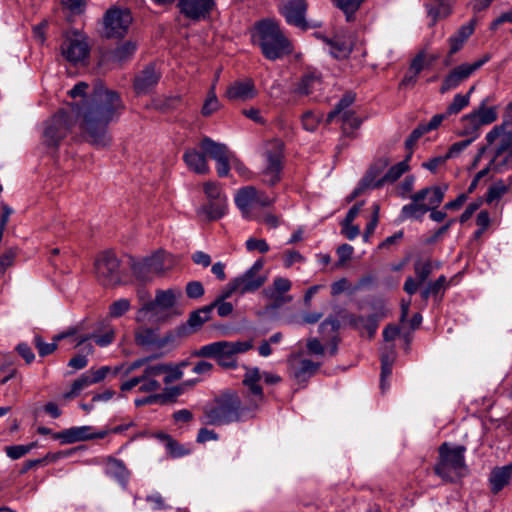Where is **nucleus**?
<instances>
[{"instance_id": "nucleus-17", "label": "nucleus", "mask_w": 512, "mask_h": 512, "mask_svg": "<svg viewBox=\"0 0 512 512\" xmlns=\"http://www.w3.org/2000/svg\"><path fill=\"white\" fill-rule=\"evenodd\" d=\"M215 5V0H178L177 2L179 12L192 21L209 18Z\"/></svg>"}, {"instance_id": "nucleus-36", "label": "nucleus", "mask_w": 512, "mask_h": 512, "mask_svg": "<svg viewBox=\"0 0 512 512\" xmlns=\"http://www.w3.org/2000/svg\"><path fill=\"white\" fill-rule=\"evenodd\" d=\"M203 152L214 160L226 157L231 152L228 147L219 142H215L209 137H204L200 143Z\"/></svg>"}, {"instance_id": "nucleus-46", "label": "nucleus", "mask_w": 512, "mask_h": 512, "mask_svg": "<svg viewBox=\"0 0 512 512\" xmlns=\"http://www.w3.org/2000/svg\"><path fill=\"white\" fill-rule=\"evenodd\" d=\"M352 323L357 327H364L368 332L369 336L372 337L378 327V319L376 315L369 316H357L354 317Z\"/></svg>"}, {"instance_id": "nucleus-59", "label": "nucleus", "mask_w": 512, "mask_h": 512, "mask_svg": "<svg viewBox=\"0 0 512 512\" xmlns=\"http://www.w3.org/2000/svg\"><path fill=\"white\" fill-rule=\"evenodd\" d=\"M34 446V444L30 445H14L6 447V454L11 459H19L26 455Z\"/></svg>"}, {"instance_id": "nucleus-4", "label": "nucleus", "mask_w": 512, "mask_h": 512, "mask_svg": "<svg viewBox=\"0 0 512 512\" xmlns=\"http://www.w3.org/2000/svg\"><path fill=\"white\" fill-rule=\"evenodd\" d=\"M487 146L492 154L491 163L512 157V101L505 107L502 122L495 125L485 136Z\"/></svg>"}, {"instance_id": "nucleus-11", "label": "nucleus", "mask_w": 512, "mask_h": 512, "mask_svg": "<svg viewBox=\"0 0 512 512\" xmlns=\"http://www.w3.org/2000/svg\"><path fill=\"white\" fill-rule=\"evenodd\" d=\"M489 60L490 55L485 54L480 59L472 63H462L453 68L444 78L440 88V93L444 94L452 89L457 88L461 83L466 81Z\"/></svg>"}, {"instance_id": "nucleus-48", "label": "nucleus", "mask_w": 512, "mask_h": 512, "mask_svg": "<svg viewBox=\"0 0 512 512\" xmlns=\"http://www.w3.org/2000/svg\"><path fill=\"white\" fill-rule=\"evenodd\" d=\"M409 165L407 164V160L401 161L396 165L389 168L386 174L383 176V185L386 182H395L397 181L406 171H408Z\"/></svg>"}, {"instance_id": "nucleus-57", "label": "nucleus", "mask_w": 512, "mask_h": 512, "mask_svg": "<svg viewBox=\"0 0 512 512\" xmlns=\"http://www.w3.org/2000/svg\"><path fill=\"white\" fill-rule=\"evenodd\" d=\"M469 135L471 136L470 139L462 140L451 145L448 152L445 154L448 157V159L455 157L464 149H466L471 144V142L477 137L476 134Z\"/></svg>"}, {"instance_id": "nucleus-16", "label": "nucleus", "mask_w": 512, "mask_h": 512, "mask_svg": "<svg viewBox=\"0 0 512 512\" xmlns=\"http://www.w3.org/2000/svg\"><path fill=\"white\" fill-rule=\"evenodd\" d=\"M291 287L292 283L288 278L278 276L273 279L271 285L263 289L262 294L265 299L272 302L271 309H278L292 301L293 297L287 294Z\"/></svg>"}, {"instance_id": "nucleus-40", "label": "nucleus", "mask_w": 512, "mask_h": 512, "mask_svg": "<svg viewBox=\"0 0 512 512\" xmlns=\"http://www.w3.org/2000/svg\"><path fill=\"white\" fill-rule=\"evenodd\" d=\"M363 2L364 0H334L336 7L343 11L348 22L354 20V15Z\"/></svg>"}, {"instance_id": "nucleus-60", "label": "nucleus", "mask_w": 512, "mask_h": 512, "mask_svg": "<svg viewBox=\"0 0 512 512\" xmlns=\"http://www.w3.org/2000/svg\"><path fill=\"white\" fill-rule=\"evenodd\" d=\"M245 246L250 252L258 251L260 253H266L269 251V245L264 239L249 238L246 240Z\"/></svg>"}, {"instance_id": "nucleus-27", "label": "nucleus", "mask_w": 512, "mask_h": 512, "mask_svg": "<svg viewBox=\"0 0 512 512\" xmlns=\"http://www.w3.org/2000/svg\"><path fill=\"white\" fill-rule=\"evenodd\" d=\"M157 368H161L160 363L151 361L150 364L146 365L141 375L143 384L139 386L140 392H155L161 389V383L157 379L162 377L161 372H154V369Z\"/></svg>"}, {"instance_id": "nucleus-14", "label": "nucleus", "mask_w": 512, "mask_h": 512, "mask_svg": "<svg viewBox=\"0 0 512 512\" xmlns=\"http://www.w3.org/2000/svg\"><path fill=\"white\" fill-rule=\"evenodd\" d=\"M89 52L90 47L86 38L78 32L67 35L61 44L63 57L72 64L83 63Z\"/></svg>"}, {"instance_id": "nucleus-31", "label": "nucleus", "mask_w": 512, "mask_h": 512, "mask_svg": "<svg viewBox=\"0 0 512 512\" xmlns=\"http://www.w3.org/2000/svg\"><path fill=\"white\" fill-rule=\"evenodd\" d=\"M226 212L227 198L210 200L198 210V214L204 215L208 220L220 219Z\"/></svg>"}, {"instance_id": "nucleus-38", "label": "nucleus", "mask_w": 512, "mask_h": 512, "mask_svg": "<svg viewBox=\"0 0 512 512\" xmlns=\"http://www.w3.org/2000/svg\"><path fill=\"white\" fill-rule=\"evenodd\" d=\"M319 85L320 78L315 73H307L298 82L295 92L299 95H309Z\"/></svg>"}, {"instance_id": "nucleus-61", "label": "nucleus", "mask_w": 512, "mask_h": 512, "mask_svg": "<svg viewBox=\"0 0 512 512\" xmlns=\"http://www.w3.org/2000/svg\"><path fill=\"white\" fill-rule=\"evenodd\" d=\"M507 164V159L506 158H503V159H500V160H496L495 161V164H492L491 163V160L489 161L488 165L481 169L476 175L475 177L479 180H481L483 177H485L490 170H493V171H496V172H501L503 170V168L506 166Z\"/></svg>"}, {"instance_id": "nucleus-30", "label": "nucleus", "mask_w": 512, "mask_h": 512, "mask_svg": "<svg viewBox=\"0 0 512 512\" xmlns=\"http://www.w3.org/2000/svg\"><path fill=\"white\" fill-rule=\"evenodd\" d=\"M105 473L114 478L121 485H125L129 479V471L127 470L123 461L109 457L105 464Z\"/></svg>"}, {"instance_id": "nucleus-10", "label": "nucleus", "mask_w": 512, "mask_h": 512, "mask_svg": "<svg viewBox=\"0 0 512 512\" xmlns=\"http://www.w3.org/2000/svg\"><path fill=\"white\" fill-rule=\"evenodd\" d=\"M272 203V198L253 186L239 189L235 196V204L245 218H251L255 209L268 207Z\"/></svg>"}, {"instance_id": "nucleus-39", "label": "nucleus", "mask_w": 512, "mask_h": 512, "mask_svg": "<svg viewBox=\"0 0 512 512\" xmlns=\"http://www.w3.org/2000/svg\"><path fill=\"white\" fill-rule=\"evenodd\" d=\"M211 317V307L208 305L193 311L188 319V325L192 329L196 330L200 328L205 322H207Z\"/></svg>"}, {"instance_id": "nucleus-47", "label": "nucleus", "mask_w": 512, "mask_h": 512, "mask_svg": "<svg viewBox=\"0 0 512 512\" xmlns=\"http://www.w3.org/2000/svg\"><path fill=\"white\" fill-rule=\"evenodd\" d=\"M355 98L352 94H346L343 98L338 102L336 107L327 115L326 122L327 124L331 123L338 115L343 113L344 111H349L348 108L354 102Z\"/></svg>"}, {"instance_id": "nucleus-34", "label": "nucleus", "mask_w": 512, "mask_h": 512, "mask_svg": "<svg viewBox=\"0 0 512 512\" xmlns=\"http://www.w3.org/2000/svg\"><path fill=\"white\" fill-rule=\"evenodd\" d=\"M183 159L190 170L198 174H207L209 166L205 155L196 150H188L184 153Z\"/></svg>"}, {"instance_id": "nucleus-42", "label": "nucleus", "mask_w": 512, "mask_h": 512, "mask_svg": "<svg viewBox=\"0 0 512 512\" xmlns=\"http://www.w3.org/2000/svg\"><path fill=\"white\" fill-rule=\"evenodd\" d=\"M91 385L93 384L86 371L72 383L70 391L66 392L63 396L65 399L74 398L78 396L84 389Z\"/></svg>"}, {"instance_id": "nucleus-41", "label": "nucleus", "mask_w": 512, "mask_h": 512, "mask_svg": "<svg viewBox=\"0 0 512 512\" xmlns=\"http://www.w3.org/2000/svg\"><path fill=\"white\" fill-rule=\"evenodd\" d=\"M161 368L154 369V372H161L162 380L165 384H170L181 379L183 372L179 366L160 363Z\"/></svg>"}, {"instance_id": "nucleus-58", "label": "nucleus", "mask_w": 512, "mask_h": 512, "mask_svg": "<svg viewBox=\"0 0 512 512\" xmlns=\"http://www.w3.org/2000/svg\"><path fill=\"white\" fill-rule=\"evenodd\" d=\"M211 307V312L213 309H217V313L220 317H227L233 311V305L229 302L222 301L221 299H215L211 304L208 305Z\"/></svg>"}, {"instance_id": "nucleus-12", "label": "nucleus", "mask_w": 512, "mask_h": 512, "mask_svg": "<svg viewBox=\"0 0 512 512\" xmlns=\"http://www.w3.org/2000/svg\"><path fill=\"white\" fill-rule=\"evenodd\" d=\"M95 273L103 285L111 286L121 282L119 260L114 253L106 251L95 260Z\"/></svg>"}, {"instance_id": "nucleus-28", "label": "nucleus", "mask_w": 512, "mask_h": 512, "mask_svg": "<svg viewBox=\"0 0 512 512\" xmlns=\"http://www.w3.org/2000/svg\"><path fill=\"white\" fill-rule=\"evenodd\" d=\"M433 4H426L427 15L431 19V25L438 20L448 18L453 12L455 0H433Z\"/></svg>"}, {"instance_id": "nucleus-52", "label": "nucleus", "mask_w": 512, "mask_h": 512, "mask_svg": "<svg viewBox=\"0 0 512 512\" xmlns=\"http://www.w3.org/2000/svg\"><path fill=\"white\" fill-rule=\"evenodd\" d=\"M510 185H512V182L509 185H506L503 181L496 182L489 188L486 201L492 203L500 199L508 191Z\"/></svg>"}, {"instance_id": "nucleus-19", "label": "nucleus", "mask_w": 512, "mask_h": 512, "mask_svg": "<svg viewBox=\"0 0 512 512\" xmlns=\"http://www.w3.org/2000/svg\"><path fill=\"white\" fill-rule=\"evenodd\" d=\"M388 165L389 160L387 158H381L374 162L361 180L359 186L351 194V199L360 195L366 188H379L383 186V176L380 177V175Z\"/></svg>"}, {"instance_id": "nucleus-44", "label": "nucleus", "mask_w": 512, "mask_h": 512, "mask_svg": "<svg viewBox=\"0 0 512 512\" xmlns=\"http://www.w3.org/2000/svg\"><path fill=\"white\" fill-rule=\"evenodd\" d=\"M337 118H339L341 120L342 129H343L344 133H346V134L353 132L361 124V121L359 120V118H357L355 116V113L351 110L344 111L343 113L338 115Z\"/></svg>"}, {"instance_id": "nucleus-6", "label": "nucleus", "mask_w": 512, "mask_h": 512, "mask_svg": "<svg viewBox=\"0 0 512 512\" xmlns=\"http://www.w3.org/2000/svg\"><path fill=\"white\" fill-rule=\"evenodd\" d=\"M172 265V256L164 251H158L140 260L130 259L133 275L141 282H149L154 277L161 276Z\"/></svg>"}, {"instance_id": "nucleus-1", "label": "nucleus", "mask_w": 512, "mask_h": 512, "mask_svg": "<svg viewBox=\"0 0 512 512\" xmlns=\"http://www.w3.org/2000/svg\"><path fill=\"white\" fill-rule=\"evenodd\" d=\"M260 378L259 368H248L242 381L247 388L245 403L242 404L236 393H224L204 408L202 422L207 425L222 426L253 418L265 399L259 384Z\"/></svg>"}, {"instance_id": "nucleus-33", "label": "nucleus", "mask_w": 512, "mask_h": 512, "mask_svg": "<svg viewBox=\"0 0 512 512\" xmlns=\"http://www.w3.org/2000/svg\"><path fill=\"white\" fill-rule=\"evenodd\" d=\"M137 45L135 42L126 41L109 51L106 55L108 61L122 64L128 61L135 53Z\"/></svg>"}, {"instance_id": "nucleus-49", "label": "nucleus", "mask_w": 512, "mask_h": 512, "mask_svg": "<svg viewBox=\"0 0 512 512\" xmlns=\"http://www.w3.org/2000/svg\"><path fill=\"white\" fill-rule=\"evenodd\" d=\"M131 308V303L126 298H120L116 301H114L109 306V312L108 316L110 318H119L123 316L125 313H127Z\"/></svg>"}, {"instance_id": "nucleus-50", "label": "nucleus", "mask_w": 512, "mask_h": 512, "mask_svg": "<svg viewBox=\"0 0 512 512\" xmlns=\"http://www.w3.org/2000/svg\"><path fill=\"white\" fill-rule=\"evenodd\" d=\"M469 95L456 94L446 109L448 116L458 114L469 105Z\"/></svg>"}, {"instance_id": "nucleus-2", "label": "nucleus", "mask_w": 512, "mask_h": 512, "mask_svg": "<svg viewBox=\"0 0 512 512\" xmlns=\"http://www.w3.org/2000/svg\"><path fill=\"white\" fill-rule=\"evenodd\" d=\"M122 109L119 95L103 85H98L91 101L79 109L78 113L82 116L80 128L92 144L106 146L110 142L107 125L118 117Z\"/></svg>"}, {"instance_id": "nucleus-20", "label": "nucleus", "mask_w": 512, "mask_h": 512, "mask_svg": "<svg viewBox=\"0 0 512 512\" xmlns=\"http://www.w3.org/2000/svg\"><path fill=\"white\" fill-rule=\"evenodd\" d=\"M306 11V0H287L281 8V13L285 17L286 22L303 30L308 28L305 19Z\"/></svg>"}, {"instance_id": "nucleus-7", "label": "nucleus", "mask_w": 512, "mask_h": 512, "mask_svg": "<svg viewBox=\"0 0 512 512\" xmlns=\"http://www.w3.org/2000/svg\"><path fill=\"white\" fill-rule=\"evenodd\" d=\"M283 148V142L278 139L265 144L263 152L265 165L261 172L262 181L265 184L274 186L280 181L283 169Z\"/></svg>"}, {"instance_id": "nucleus-35", "label": "nucleus", "mask_w": 512, "mask_h": 512, "mask_svg": "<svg viewBox=\"0 0 512 512\" xmlns=\"http://www.w3.org/2000/svg\"><path fill=\"white\" fill-rule=\"evenodd\" d=\"M62 339H70L71 344L73 345L74 340V331H68L66 333L59 334L54 337V341L51 343H46L42 340L40 336H36L34 338V345L38 350V353L41 357H45L53 353L57 348V341Z\"/></svg>"}, {"instance_id": "nucleus-8", "label": "nucleus", "mask_w": 512, "mask_h": 512, "mask_svg": "<svg viewBox=\"0 0 512 512\" xmlns=\"http://www.w3.org/2000/svg\"><path fill=\"white\" fill-rule=\"evenodd\" d=\"M488 101V98L483 99L477 109L462 117L463 134L478 136L481 126L489 125L497 120V107L487 106Z\"/></svg>"}, {"instance_id": "nucleus-62", "label": "nucleus", "mask_w": 512, "mask_h": 512, "mask_svg": "<svg viewBox=\"0 0 512 512\" xmlns=\"http://www.w3.org/2000/svg\"><path fill=\"white\" fill-rule=\"evenodd\" d=\"M186 294L189 298L197 299L204 295V287L199 281H191L186 285Z\"/></svg>"}, {"instance_id": "nucleus-25", "label": "nucleus", "mask_w": 512, "mask_h": 512, "mask_svg": "<svg viewBox=\"0 0 512 512\" xmlns=\"http://www.w3.org/2000/svg\"><path fill=\"white\" fill-rule=\"evenodd\" d=\"M159 74L155 68L151 65L145 67L134 80V88L137 94H146L152 90V88L159 81Z\"/></svg>"}, {"instance_id": "nucleus-24", "label": "nucleus", "mask_w": 512, "mask_h": 512, "mask_svg": "<svg viewBox=\"0 0 512 512\" xmlns=\"http://www.w3.org/2000/svg\"><path fill=\"white\" fill-rule=\"evenodd\" d=\"M427 192V190H420L410 197L412 202L410 204L404 205L401 210V216L403 219H419L428 211H430V207L423 203V200H425L427 197Z\"/></svg>"}, {"instance_id": "nucleus-18", "label": "nucleus", "mask_w": 512, "mask_h": 512, "mask_svg": "<svg viewBox=\"0 0 512 512\" xmlns=\"http://www.w3.org/2000/svg\"><path fill=\"white\" fill-rule=\"evenodd\" d=\"M263 266V259H258L242 275L234 278L237 286L240 289V294L254 292L265 283L266 278L260 273Z\"/></svg>"}, {"instance_id": "nucleus-55", "label": "nucleus", "mask_w": 512, "mask_h": 512, "mask_svg": "<svg viewBox=\"0 0 512 512\" xmlns=\"http://www.w3.org/2000/svg\"><path fill=\"white\" fill-rule=\"evenodd\" d=\"M322 119L321 114H315L312 111H307L302 116V125L303 128L307 131H314L318 127V124L320 123Z\"/></svg>"}, {"instance_id": "nucleus-13", "label": "nucleus", "mask_w": 512, "mask_h": 512, "mask_svg": "<svg viewBox=\"0 0 512 512\" xmlns=\"http://www.w3.org/2000/svg\"><path fill=\"white\" fill-rule=\"evenodd\" d=\"M132 22L131 14L128 10L118 8L109 9L103 19V33L107 38L123 37Z\"/></svg>"}, {"instance_id": "nucleus-63", "label": "nucleus", "mask_w": 512, "mask_h": 512, "mask_svg": "<svg viewBox=\"0 0 512 512\" xmlns=\"http://www.w3.org/2000/svg\"><path fill=\"white\" fill-rule=\"evenodd\" d=\"M432 272V264L430 261L417 262L415 265V273L420 282H424Z\"/></svg>"}, {"instance_id": "nucleus-22", "label": "nucleus", "mask_w": 512, "mask_h": 512, "mask_svg": "<svg viewBox=\"0 0 512 512\" xmlns=\"http://www.w3.org/2000/svg\"><path fill=\"white\" fill-rule=\"evenodd\" d=\"M114 339V328L111 325H103L89 335H76L74 333L73 346L77 348L85 342L93 340L99 347H107L114 341Z\"/></svg>"}, {"instance_id": "nucleus-43", "label": "nucleus", "mask_w": 512, "mask_h": 512, "mask_svg": "<svg viewBox=\"0 0 512 512\" xmlns=\"http://www.w3.org/2000/svg\"><path fill=\"white\" fill-rule=\"evenodd\" d=\"M446 189H447L446 186L445 187L434 186V187H427V188L423 189V190L428 191L427 197H426L428 199V202L425 204L430 207V210L435 209L436 207H438L441 204V202L444 199Z\"/></svg>"}, {"instance_id": "nucleus-23", "label": "nucleus", "mask_w": 512, "mask_h": 512, "mask_svg": "<svg viewBox=\"0 0 512 512\" xmlns=\"http://www.w3.org/2000/svg\"><path fill=\"white\" fill-rule=\"evenodd\" d=\"M257 90L252 79L237 80L230 84L225 96L231 101H247L255 98Z\"/></svg>"}, {"instance_id": "nucleus-5", "label": "nucleus", "mask_w": 512, "mask_h": 512, "mask_svg": "<svg viewBox=\"0 0 512 512\" xmlns=\"http://www.w3.org/2000/svg\"><path fill=\"white\" fill-rule=\"evenodd\" d=\"M438 451L439 460L434 468L436 475L446 482H454L465 475L467 467L464 446H451L445 442L441 444Z\"/></svg>"}, {"instance_id": "nucleus-64", "label": "nucleus", "mask_w": 512, "mask_h": 512, "mask_svg": "<svg viewBox=\"0 0 512 512\" xmlns=\"http://www.w3.org/2000/svg\"><path fill=\"white\" fill-rule=\"evenodd\" d=\"M166 448L170 455L173 457H180L187 453V451L179 445L175 440L170 438L169 436H166Z\"/></svg>"}, {"instance_id": "nucleus-15", "label": "nucleus", "mask_w": 512, "mask_h": 512, "mask_svg": "<svg viewBox=\"0 0 512 512\" xmlns=\"http://www.w3.org/2000/svg\"><path fill=\"white\" fill-rule=\"evenodd\" d=\"M182 295L180 288H169L167 290L158 289L153 301H148L139 309L136 320L141 321L142 315L146 312L155 310L165 311L171 309L176 304L177 299Z\"/></svg>"}, {"instance_id": "nucleus-9", "label": "nucleus", "mask_w": 512, "mask_h": 512, "mask_svg": "<svg viewBox=\"0 0 512 512\" xmlns=\"http://www.w3.org/2000/svg\"><path fill=\"white\" fill-rule=\"evenodd\" d=\"M71 127L67 112L59 111L44 123L42 140L50 148H57L60 142L67 136Z\"/></svg>"}, {"instance_id": "nucleus-56", "label": "nucleus", "mask_w": 512, "mask_h": 512, "mask_svg": "<svg viewBox=\"0 0 512 512\" xmlns=\"http://www.w3.org/2000/svg\"><path fill=\"white\" fill-rule=\"evenodd\" d=\"M234 154L230 153L226 157L216 161V170L220 177L228 176L231 167H233Z\"/></svg>"}, {"instance_id": "nucleus-32", "label": "nucleus", "mask_w": 512, "mask_h": 512, "mask_svg": "<svg viewBox=\"0 0 512 512\" xmlns=\"http://www.w3.org/2000/svg\"><path fill=\"white\" fill-rule=\"evenodd\" d=\"M474 29L475 20L472 19L469 23L462 25L457 32L449 38L450 54H455L462 48L465 41L473 34Z\"/></svg>"}, {"instance_id": "nucleus-3", "label": "nucleus", "mask_w": 512, "mask_h": 512, "mask_svg": "<svg viewBox=\"0 0 512 512\" xmlns=\"http://www.w3.org/2000/svg\"><path fill=\"white\" fill-rule=\"evenodd\" d=\"M254 39L268 60H277L293 51L291 41L284 35L279 24L271 19L258 22Z\"/></svg>"}, {"instance_id": "nucleus-26", "label": "nucleus", "mask_w": 512, "mask_h": 512, "mask_svg": "<svg viewBox=\"0 0 512 512\" xmlns=\"http://www.w3.org/2000/svg\"><path fill=\"white\" fill-rule=\"evenodd\" d=\"M320 363L309 359H301L291 363V375L298 382H305L312 377L320 368Z\"/></svg>"}, {"instance_id": "nucleus-53", "label": "nucleus", "mask_w": 512, "mask_h": 512, "mask_svg": "<svg viewBox=\"0 0 512 512\" xmlns=\"http://www.w3.org/2000/svg\"><path fill=\"white\" fill-rule=\"evenodd\" d=\"M328 44L331 46V53L336 58L346 57L351 52V46L345 41L334 39L329 40Z\"/></svg>"}, {"instance_id": "nucleus-29", "label": "nucleus", "mask_w": 512, "mask_h": 512, "mask_svg": "<svg viewBox=\"0 0 512 512\" xmlns=\"http://www.w3.org/2000/svg\"><path fill=\"white\" fill-rule=\"evenodd\" d=\"M511 478L512 463L494 468L489 478L492 492L496 494L501 491L507 484H509Z\"/></svg>"}, {"instance_id": "nucleus-21", "label": "nucleus", "mask_w": 512, "mask_h": 512, "mask_svg": "<svg viewBox=\"0 0 512 512\" xmlns=\"http://www.w3.org/2000/svg\"><path fill=\"white\" fill-rule=\"evenodd\" d=\"M107 434V430L94 431L92 426H77L64 430L58 437L66 443H75L91 439H102Z\"/></svg>"}, {"instance_id": "nucleus-54", "label": "nucleus", "mask_w": 512, "mask_h": 512, "mask_svg": "<svg viewBox=\"0 0 512 512\" xmlns=\"http://www.w3.org/2000/svg\"><path fill=\"white\" fill-rule=\"evenodd\" d=\"M445 282V276H440L436 281L429 283L428 286L421 292L422 299L427 301L431 295L438 294L444 287Z\"/></svg>"}, {"instance_id": "nucleus-45", "label": "nucleus", "mask_w": 512, "mask_h": 512, "mask_svg": "<svg viewBox=\"0 0 512 512\" xmlns=\"http://www.w3.org/2000/svg\"><path fill=\"white\" fill-rule=\"evenodd\" d=\"M220 108V102L215 94V83L211 86L207 98L202 106L203 116H210Z\"/></svg>"}, {"instance_id": "nucleus-37", "label": "nucleus", "mask_w": 512, "mask_h": 512, "mask_svg": "<svg viewBox=\"0 0 512 512\" xmlns=\"http://www.w3.org/2000/svg\"><path fill=\"white\" fill-rule=\"evenodd\" d=\"M395 351L391 347L387 351H383L381 354V379H380V387L384 391L388 388L386 380L392 374V367L395 361Z\"/></svg>"}, {"instance_id": "nucleus-51", "label": "nucleus", "mask_w": 512, "mask_h": 512, "mask_svg": "<svg viewBox=\"0 0 512 512\" xmlns=\"http://www.w3.org/2000/svg\"><path fill=\"white\" fill-rule=\"evenodd\" d=\"M203 190L208 201L227 198L220 185L213 181L205 182Z\"/></svg>"}]
</instances>
